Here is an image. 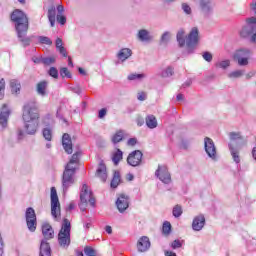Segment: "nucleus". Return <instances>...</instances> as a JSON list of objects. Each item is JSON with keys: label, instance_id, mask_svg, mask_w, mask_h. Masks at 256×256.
Wrapping results in <instances>:
<instances>
[{"label": "nucleus", "instance_id": "obj_45", "mask_svg": "<svg viewBox=\"0 0 256 256\" xmlns=\"http://www.w3.org/2000/svg\"><path fill=\"white\" fill-rule=\"evenodd\" d=\"M60 75L63 78L67 77V79H71V72L67 67H63L60 69Z\"/></svg>", "mask_w": 256, "mask_h": 256}, {"label": "nucleus", "instance_id": "obj_9", "mask_svg": "<svg viewBox=\"0 0 256 256\" xmlns=\"http://www.w3.org/2000/svg\"><path fill=\"white\" fill-rule=\"evenodd\" d=\"M51 215L54 219L61 218V204L59 203V196L57 195V189L51 188Z\"/></svg>", "mask_w": 256, "mask_h": 256}, {"label": "nucleus", "instance_id": "obj_56", "mask_svg": "<svg viewBox=\"0 0 256 256\" xmlns=\"http://www.w3.org/2000/svg\"><path fill=\"white\" fill-rule=\"evenodd\" d=\"M137 99L138 101H145V99H147V94L145 92H140L138 93Z\"/></svg>", "mask_w": 256, "mask_h": 256}, {"label": "nucleus", "instance_id": "obj_53", "mask_svg": "<svg viewBox=\"0 0 256 256\" xmlns=\"http://www.w3.org/2000/svg\"><path fill=\"white\" fill-rule=\"evenodd\" d=\"M70 91H72V93H76V95H81L82 93L81 87L79 86L70 87Z\"/></svg>", "mask_w": 256, "mask_h": 256}, {"label": "nucleus", "instance_id": "obj_2", "mask_svg": "<svg viewBox=\"0 0 256 256\" xmlns=\"http://www.w3.org/2000/svg\"><path fill=\"white\" fill-rule=\"evenodd\" d=\"M11 21L15 23L17 37L22 46L29 47V45H31V39H33V36H27V32L29 31V19L27 18V15H25V13L19 9L14 10L11 14Z\"/></svg>", "mask_w": 256, "mask_h": 256}, {"label": "nucleus", "instance_id": "obj_39", "mask_svg": "<svg viewBox=\"0 0 256 256\" xmlns=\"http://www.w3.org/2000/svg\"><path fill=\"white\" fill-rule=\"evenodd\" d=\"M230 66H231V60H222V61H218L215 64V67H217L218 69H227Z\"/></svg>", "mask_w": 256, "mask_h": 256}, {"label": "nucleus", "instance_id": "obj_55", "mask_svg": "<svg viewBox=\"0 0 256 256\" xmlns=\"http://www.w3.org/2000/svg\"><path fill=\"white\" fill-rule=\"evenodd\" d=\"M127 145L128 147H135V145H137V138H130L127 141Z\"/></svg>", "mask_w": 256, "mask_h": 256}, {"label": "nucleus", "instance_id": "obj_3", "mask_svg": "<svg viewBox=\"0 0 256 256\" xmlns=\"http://www.w3.org/2000/svg\"><path fill=\"white\" fill-rule=\"evenodd\" d=\"M42 234L44 239L40 243V254L39 256H51V246L49 245V239L55 237V231L49 223H44L42 225Z\"/></svg>", "mask_w": 256, "mask_h": 256}, {"label": "nucleus", "instance_id": "obj_15", "mask_svg": "<svg viewBox=\"0 0 256 256\" xmlns=\"http://www.w3.org/2000/svg\"><path fill=\"white\" fill-rule=\"evenodd\" d=\"M155 175L162 181V183H165V185H169V183H171V173H169L167 166L159 165Z\"/></svg>", "mask_w": 256, "mask_h": 256}, {"label": "nucleus", "instance_id": "obj_37", "mask_svg": "<svg viewBox=\"0 0 256 256\" xmlns=\"http://www.w3.org/2000/svg\"><path fill=\"white\" fill-rule=\"evenodd\" d=\"M245 75V70H235L228 74L229 79H239Z\"/></svg>", "mask_w": 256, "mask_h": 256}, {"label": "nucleus", "instance_id": "obj_58", "mask_svg": "<svg viewBox=\"0 0 256 256\" xmlns=\"http://www.w3.org/2000/svg\"><path fill=\"white\" fill-rule=\"evenodd\" d=\"M63 46V40L61 38L56 39V49H61Z\"/></svg>", "mask_w": 256, "mask_h": 256}, {"label": "nucleus", "instance_id": "obj_8", "mask_svg": "<svg viewBox=\"0 0 256 256\" xmlns=\"http://www.w3.org/2000/svg\"><path fill=\"white\" fill-rule=\"evenodd\" d=\"M75 171L71 166H66L62 175V190L63 193L69 191V187L75 185Z\"/></svg>", "mask_w": 256, "mask_h": 256}, {"label": "nucleus", "instance_id": "obj_44", "mask_svg": "<svg viewBox=\"0 0 256 256\" xmlns=\"http://www.w3.org/2000/svg\"><path fill=\"white\" fill-rule=\"evenodd\" d=\"M173 216L174 217H179L180 215H183V208L181 206L176 205L173 210H172Z\"/></svg>", "mask_w": 256, "mask_h": 256}, {"label": "nucleus", "instance_id": "obj_21", "mask_svg": "<svg viewBox=\"0 0 256 256\" xmlns=\"http://www.w3.org/2000/svg\"><path fill=\"white\" fill-rule=\"evenodd\" d=\"M62 147L68 155L73 153V142L71 141V136L67 133L62 136Z\"/></svg>", "mask_w": 256, "mask_h": 256}, {"label": "nucleus", "instance_id": "obj_62", "mask_svg": "<svg viewBox=\"0 0 256 256\" xmlns=\"http://www.w3.org/2000/svg\"><path fill=\"white\" fill-rule=\"evenodd\" d=\"M105 231L108 233V235H111V233H113V228H111V226H106Z\"/></svg>", "mask_w": 256, "mask_h": 256}, {"label": "nucleus", "instance_id": "obj_17", "mask_svg": "<svg viewBox=\"0 0 256 256\" xmlns=\"http://www.w3.org/2000/svg\"><path fill=\"white\" fill-rule=\"evenodd\" d=\"M136 39H138V41L141 43H152V41L155 39V36H153L151 31L147 29H140L136 34Z\"/></svg>", "mask_w": 256, "mask_h": 256}, {"label": "nucleus", "instance_id": "obj_57", "mask_svg": "<svg viewBox=\"0 0 256 256\" xmlns=\"http://www.w3.org/2000/svg\"><path fill=\"white\" fill-rule=\"evenodd\" d=\"M105 115H107V109L106 108H102L101 110H99V113H98L99 119H103L105 117Z\"/></svg>", "mask_w": 256, "mask_h": 256}, {"label": "nucleus", "instance_id": "obj_27", "mask_svg": "<svg viewBox=\"0 0 256 256\" xmlns=\"http://www.w3.org/2000/svg\"><path fill=\"white\" fill-rule=\"evenodd\" d=\"M57 17V9L54 5L48 8V20L50 22L51 27H55V19Z\"/></svg>", "mask_w": 256, "mask_h": 256}, {"label": "nucleus", "instance_id": "obj_26", "mask_svg": "<svg viewBox=\"0 0 256 256\" xmlns=\"http://www.w3.org/2000/svg\"><path fill=\"white\" fill-rule=\"evenodd\" d=\"M131 55H133V51L129 48H122L120 49V51L117 53V58L119 59V61H127V59H129V57H131Z\"/></svg>", "mask_w": 256, "mask_h": 256}, {"label": "nucleus", "instance_id": "obj_19", "mask_svg": "<svg viewBox=\"0 0 256 256\" xmlns=\"http://www.w3.org/2000/svg\"><path fill=\"white\" fill-rule=\"evenodd\" d=\"M9 115H11V111L7 107V104H3L0 110V125L2 129L7 127V122L9 121Z\"/></svg>", "mask_w": 256, "mask_h": 256}, {"label": "nucleus", "instance_id": "obj_41", "mask_svg": "<svg viewBox=\"0 0 256 256\" xmlns=\"http://www.w3.org/2000/svg\"><path fill=\"white\" fill-rule=\"evenodd\" d=\"M162 233L164 235H170V233H171V222L166 221V222L163 223Z\"/></svg>", "mask_w": 256, "mask_h": 256}, {"label": "nucleus", "instance_id": "obj_20", "mask_svg": "<svg viewBox=\"0 0 256 256\" xmlns=\"http://www.w3.org/2000/svg\"><path fill=\"white\" fill-rule=\"evenodd\" d=\"M151 248V241L149 240V237L147 236H142L139 238L137 242V249L139 253H145L146 251H149Z\"/></svg>", "mask_w": 256, "mask_h": 256}, {"label": "nucleus", "instance_id": "obj_23", "mask_svg": "<svg viewBox=\"0 0 256 256\" xmlns=\"http://www.w3.org/2000/svg\"><path fill=\"white\" fill-rule=\"evenodd\" d=\"M96 177L100 179L103 183L107 181V166H105V163L103 161H100L99 166L96 170Z\"/></svg>", "mask_w": 256, "mask_h": 256}, {"label": "nucleus", "instance_id": "obj_36", "mask_svg": "<svg viewBox=\"0 0 256 256\" xmlns=\"http://www.w3.org/2000/svg\"><path fill=\"white\" fill-rule=\"evenodd\" d=\"M123 130H119L117 131L113 136H112V143H114V145H117V143H121V141H123Z\"/></svg>", "mask_w": 256, "mask_h": 256}, {"label": "nucleus", "instance_id": "obj_11", "mask_svg": "<svg viewBox=\"0 0 256 256\" xmlns=\"http://www.w3.org/2000/svg\"><path fill=\"white\" fill-rule=\"evenodd\" d=\"M199 43V28L193 27L186 37V45L188 53H193V47Z\"/></svg>", "mask_w": 256, "mask_h": 256}, {"label": "nucleus", "instance_id": "obj_12", "mask_svg": "<svg viewBox=\"0 0 256 256\" xmlns=\"http://www.w3.org/2000/svg\"><path fill=\"white\" fill-rule=\"evenodd\" d=\"M229 139L234 147H245L247 145V137L243 136L241 132H230Z\"/></svg>", "mask_w": 256, "mask_h": 256}, {"label": "nucleus", "instance_id": "obj_6", "mask_svg": "<svg viewBox=\"0 0 256 256\" xmlns=\"http://www.w3.org/2000/svg\"><path fill=\"white\" fill-rule=\"evenodd\" d=\"M88 203H90L91 207H95V197H93V192L89 190V186L83 184L80 192V209L86 211Z\"/></svg>", "mask_w": 256, "mask_h": 256}, {"label": "nucleus", "instance_id": "obj_63", "mask_svg": "<svg viewBox=\"0 0 256 256\" xmlns=\"http://www.w3.org/2000/svg\"><path fill=\"white\" fill-rule=\"evenodd\" d=\"M73 209H75V203L71 202L67 207V211H73Z\"/></svg>", "mask_w": 256, "mask_h": 256}, {"label": "nucleus", "instance_id": "obj_42", "mask_svg": "<svg viewBox=\"0 0 256 256\" xmlns=\"http://www.w3.org/2000/svg\"><path fill=\"white\" fill-rule=\"evenodd\" d=\"M38 41L41 45H53V41L47 36H38Z\"/></svg>", "mask_w": 256, "mask_h": 256}, {"label": "nucleus", "instance_id": "obj_10", "mask_svg": "<svg viewBox=\"0 0 256 256\" xmlns=\"http://www.w3.org/2000/svg\"><path fill=\"white\" fill-rule=\"evenodd\" d=\"M25 217L28 230L31 233H35V231L37 230V214H35V209L31 207L27 208Z\"/></svg>", "mask_w": 256, "mask_h": 256}, {"label": "nucleus", "instance_id": "obj_47", "mask_svg": "<svg viewBox=\"0 0 256 256\" xmlns=\"http://www.w3.org/2000/svg\"><path fill=\"white\" fill-rule=\"evenodd\" d=\"M48 73H49L50 77H53L54 79H58V77H59V71L55 67H51L49 69Z\"/></svg>", "mask_w": 256, "mask_h": 256}, {"label": "nucleus", "instance_id": "obj_4", "mask_svg": "<svg viewBox=\"0 0 256 256\" xmlns=\"http://www.w3.org/2000/svg\"><path fill=\"white\" fill-rule=\"evenodd\" d=\"M58 245L62 249H68L69 245H71V222L67 218L62 221L61 229L58 233Z\"/></svg>", "mask_w": 256, "mask_h": 256}, {"label": "nucleus", "instance_id": "obj_40", "mask_svg": "<svg viewBox=\"0 0 256 256\" xmlns=\"http://www.w3.org/2000/svg\"><path fill=\"white\" fill-rule=\"evenodd\" d=\"M42 133L46 141H51L53 139V130H51V128H44Z\"/></svg>", "mask_w": 256, "mask_h": 256}, {"label": "nucleus", "instance_id": "obj_48", "mask_svg": "<svg viewBox=\"0 0 256 256\" xmlns=\"http://www.w3.org/2000/svg\"><path fill=\"white\" fill-rule=\"evenodd\" d=\"M41 62H42L44 65H52V63L55 62V58H54V57H45V58H42V59H41Z\"/></svg>", "mask_w": 256, "mask_h": 256}, {"label": "nucleus", "instance_id": "obj_30", "mask_svg": "<svg viewBox=\"0 0 256 256\" xmlns=\"http://www.w3.org/2000/svg\"><path fill=\"white\" fill-rule=\"evenodd\" d=\"M120 183H121V174L119 173V171H114V175L111 180L110 187L112 189H117Z\"/></svg>", "mask_w": 256, "mask_h": 256}, {"label": "nucleus", "instance_id": "obj_52", "mask_svg": "<svg viewBox=\"0 0 256 256\" xmlns=\"http://www.w3.org/2000/svg\"><path fill=\"white\" fill-rule=\"evenodd\" d=\"M182 10L184 13H186V15H191V6H189V4L182 3Z\"/></svg>", "mask_w": 256, "mask_h": 256}, {"label": "nucleus", "instance_id": "obj_13", "mask_svg": "<svg viewBox=\"0 0 256 256\" xmlns=\"http://www.w3.org/2000/svg\"><path fill=\"white\" fill-rule=\"evenodd\" d=\"M199 11L203 17L213 15V0H199Z\"/></svg>", "mask_w": 256, "mask_h": 256}, {"label": "nucleus", "instance_id": "obj_35", "mask_svg": "<svg viewBox=\"0 0 256 256\" xmlns=\"http://www.w3.org/2000/svg\"><path fill=\"white\" fill-rule=\"evenodd\" d=\"M121 160H123V151H121V149H117V151L112 156V161L114 165H119Z\"/></svg>", "mask_w": 256, "mask_h": 256}, {"label": "nucleus", "instance_id": "obj_34", "mask_svg": "<svg viewBox=\"0 0 256 256\" xmlns=\"http://www.w3.org/2000/svg\"><path fill=\"white\" fill-rule=\"evenodd\" d=\"M147 75L145 74H137V73H131L127 76L128 81H143Z\"/></svg>", "mask_w": 256, "mask_h": 256}, {"label": "nucleus", "instance_id": "obj_25", "mask_svg": "<svg viewBox=\"0 0 256 256\" xmlns=\"http://www.w3.org/2000/svg\"><path fill=\"white\" fill-rule=\"evenodd\" d=\"M47 87H49V82L46 80L40 81L36 85V92L37 95H40V97H46L47 95Z\"/></svg>", "mask_w": 256, "mask_h": 256}, {"label": "nucleus", "instance_id": "obj_28", "mask_svg": "<svg viewBox=\"0 0 256 256\" xmlns=\"http://www.w3.org/2000/svg\"><path fill=\"white\" fill-rule=\"evenodd\" d=\"M79 157H81V151H77L76 153H74L70 159V161L68 162V164L66 165V167H70V169H73L74 171H76L75 165H77V163H79Z\"/></svg>", "mask_w": 256, "mask_h": 256}, {"label": "nucleus", "instance_id": "obj_32", "mask_svg": "<svg viewBox=\"0 0 256 256\" xmlns=\"http://www.w3.org/2000/svg\"><path fill=\"white\" fill-rule=\"evenodd\" d=\"M10 89L12 93H19L21 91V82L17 79L10 80Z\"/></svg>", "mask_w": 256, "mask_h": 256}, {"label": "nucleus", "instance_id": "obj_33", "mask_svg": "<svg viewBox=\"0 0 256 256\" xmlns=\"http://www.w3.org/2000/svg\"><path fill=\"white\" fill-rule=\"evenodd\" d=\"M173 75V67L168 66L165 69H162L158 72L159 77L167 78V77H172Z\"/></svg>", "mask_w": 256, "mask_h": 256}, {"label": "nucleus", "instance_id": "obj_49", "mask_svg": "<svg viewBox=\"0 0 256 256\" xmlns=\"http://www.w3.org/2000/svg\"><path fill=\"white\" fill-rule=\"evenodd\" d=\"M56 20L60 25H65V23H67V18L63 14H57Z\"/></svg>", "mask_w": 256, "mask_h": 256}, {"label": "nucleus", "instance_id": "obj_64", "mask_svg": "<svg viewBox=\"0 0 256 256\" xmlns=\"http://www.w3.org/2000/svg\"><path fill=\"white\" fill-rule=\"evenodd\" d=\"M165 256H177V254L175 252L172 251H165Z\"/></svg>", "mask_w": 256, "mask_h": 256}, {"label": "nucleus", "instance_id": "obj_31", "mask_svg": "<svg viewBox=\"0 0 256 256\" xmlns=\"http://www.w3.org/2000/svg\"><path fill=\"white\" fill-rule=\"evenodd\" d=\"M146 125L148 129H156L158 123H157V118L153 115H148L145 118Z\"/></svg>", "mask_w": 256, "mask_h": 256}, {"label": "nucleus", "instance_id": "obj_60", "mask_svg": "<svg viewBox=\"0 0 256 256\" xmlns=\"http://www.w3.org/2000/svg\"><path fill=\"white\" fill-rule=\"evenodd\" d=\"M250 9L251 11H253V13H255L256 15V0H253L250 4Z\"/></svg>", "mask_w": 256, "mask_h": 256}, {"label": "nucleus", "instance_id": "obj_54", "mask_svg": "<svg viewBox=\"0 0 256 256\" xmlns=\"http://www.w3.org/2000/svg\"><path fill=\"white\" fill-rule=\"evenodd\" d=\"M25 137V132H23L22 129L17 130V140L23 141V138Z\"/></svg>", "mask_w": 256, "mask_h": 256}, {"label": "nucleus", "instance_id": "obj_22", "mask_svg": "<svg viewBox=\"0 0 256 256\" xmlns=\"http://www.w3.org/2000/svg\"><path fill=\"white\" fill-rule=\"evenodd\" d=\"M205 227V216L200 214L194 217L192 221V229L193 231H201Z\"/></svg>", "mask_w": 256, "mask_h": 256}, {"label": "nucleus", "instance_id": "obj_43", "mask_svg": "<svg viewBox=\"0 0 256 256\" xmlns=\"http://www.w3.org/2000/svg\"><path fill=\"white\" fill-rule=\"evenodd\" d=\"M5 98V79L0 78V100Z\"/></svg>", "mask_w": 256, "mask_h": 256}, {"label": "nucleus", "instance_id": "obj_14", "mask_svg": "<svg viewBox=\"0 0 256 256\" xmlns=\"http://www.w3.org/2000/svg\"><path fill=\"white\" fill-rule=\"evenodd\" d=\"M141 161H143V152L140 150L131 152L127 157V163L128 165H131V167H139Z\"/></svg>", "mask_w": 256, "mask_h": 256}, {"label": "nucleus", "instance_id": "obj_1", "mask_svg": "<svg viewBox=\"0 0 256 256\" xmlns=\"http://www.w3.org/2000/svg\"><path fill=\"white\" fill-rule=\"evenodd\" d=\"M22 119L25 133L35 135L39 129V106H37V102L31 101L24 105Z\"/></svg>", "mask_w": 256, "mask_h": 256}, {"label": "nucleus", "instance_id": "obj_7", "mask_svg": "<svg viewBox=\"0 0 256 256\" xmlns=\"http://www.w3.org/2000/svg\"><path fill=\"white\" fill-rule=\"evenodd\" d=\"M252 55L253 51H251V49L240 48L234 52L233 59L237 62L239 67H247Z\"/></svg>", "mask_w": 256, "mask_h": 256}, {"label": "nucleus", "instance_id": "obj_29", "mask_svg": "<svg viewBox=\"0 0 256 256\" xmlns=\"http://www.w3.org/2000/svg\"><path fill=\"white\" fill-rule=\"evenodd\" d=\"M176 39L179 47H185V43H187V40L185 39V30L183 28L178 30L176 34Z\"/></svg>", "mask_w": 256, "mask_h": 256}, {"label": "nucleus", "instance_id": "obj_5", "mask_svg": "<svg viewBox=\"0 0 256 256\" xmlns=\"http://www.w3.org/2000/svg\"><path fill=\"white\" fill-rule=\"evenodd\" d=\"M242 39H249L250 43L256 45V18L250 17L246 19V25L240 30Z\"/></svg>", "mask_w": 256, "mask_h": 256}, {"label": "nucleus", "instance_id": "obj_46", "mask_svg": "<svg viewBox=\"0 0 256 256\" xmlns=\"http://www.w3.org/2000/svg\"><path fill=\"white\" fill-rule=\"evenodd\" d=\"M202 57L204 61H207V63H211V61H213V54H211V52H203Z\"/></svg>", "mask_w": 256, "mask_h": 256}, {"label": "nucleus", "instance_id": "obj_38", "mask_svg": "<svg viewBox=\"0 0 256 256\" xmlns=\"http://www.w3.org/2000/svg\"><path fill=\"white\" fill-rule=\"evenodd\" d=\"M171 41V32L166 31L162 34L160 38V45H167Z\"/></svg>", "mask_w": 256, "mask_h": 256}, {"label": "nucleus", "instance_id": "obj_59", "mask_svg": "<svg viewBox=\"0 0 256 256\" xmlns=\"http://www.w3.org/2000/svg\"><path fill=\"white\" fill-rule=\"evenodd\" d=\"M58 51L60 55L67 57V50L65 49V47L59 48Z\"/></svg>", "mask_w": 256, "mask_h": 256}, {"label": "nucleus", "instance_id": "obj_24", "mask_svg": "<svg viewBox=\"0 0 256 256\" xmlns=\"http://www.w3.org/2000/svg\"><path fill=\"white\" fill-rule=\"evenodd\" d=\"M228 147L234 163H241V156L239 155V149H241V147H236L233 143H229Z\"/></svg>", "mask_w": 256, "mask_h": 256}, {"label": "nucleus", "instance_id": "obj_18", "mask_svg": "<svg viewBox=\"0 0 256 256\" xmlns=\"http://www.w3.org/2000/svg\"><path fill=\"white\" fill-rule=\"evenodd\" d=\"M116 207L119 213H125L129 209V196L120 194L116 200Z\"/></svg>", "mask_w": 256, "mask_h": 256}, {"label": "nucleus", "instance_id": "obj_50", "mask_svg": "<svg viewBox=\"0 0 256 256\" xmlns=\"http://www.w3.org/2000/svg\"><path fill=\"white\" fill-rule=\"evenodd\" d=\"M183 247V243L180 242V240H174L172 243H171V248L172 249H181Z\"/></svg>", "mask_w": 256, "mask_h": 256}, {"label": "nucleus", "instance_id": "obj_16", "mask_svg": "<svg viewBox=\"0 0 256 256\" xmlns=\"http://www.w3.org/2000/svg\"><path fill=\"white\" fill-rule=\"evenodd\" d=\"M204 149L210 159H217V148L215 147V142H213L211 138L206 137L204 139Z\"/></svg>", "mask_w": 256, "mask_h": 256}, {"label": "nucleus", "instance_id": "obj_61", "mask_svg": "<svg viewBox=\"0 0 256 256\" xmlns=\"http://www.w3.org/2000/svg\"><path fill=\"white\" fill-rule=\"evenodd\" d=\"M57 11H58V15H63V13L65 11V7H63V5H58Z\"/></svg>", "mask_w": 256, "mask_h": 256}, {"label": "nucleus", "instance_id": "obj_51", "mask_svg": "<svg viewBox=\"0 0 256 256\" xmlns=\"http://www.w3.org/2000/svg\"><path fill=\"white\" fill-rule=\"evenodd\" d=\"M84 253L86 256H95V250L91 247H85Z\"/></svg>", "mask_w": 256, "mask_h": 256}]
</instances>
